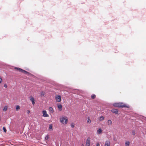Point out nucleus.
I'll return each instance as SVG.
<instances>
[{"mask_svg": "<svg viewBox=\"0 0 146 146\" xmlns=\"http://www.w3.org/2000/svg\"><path fill=\"white\" fill-rule=\"evenodd\" d=\"M96 146H100V144L99 143H97L96 144Z\"/></svg>", "mask_w": 146, "mask_h": 146, "instance_id": "obj_29", "label": "nucleus"}, {"mask_svg": "<svg viewBox=\"0 0 146 146\" xmlns=\"http://www.w3.org/2000/svg\"><path fill=\"white\" fill-rule=\"evenodd\" d=\"M130 142L129 141H127L125 143V146H129Z\"/></svg>", "mask_w": 146, "mask_h": 146, "instance_id": "obj_16", "label": "nucleus"}, {"mask_svg": "<svg viewBox=\"0 0 146 146\" xmlns=\"http://www.w3.org/2000/svg\"><path fill=\"white\" fill-rule=\"evenodd\" d=\"M68 118L67 117H62L60 118V122L63 124H66L68 122Z\"/></svg>", "mask_w": 146, "mask_h": 146, "instance_id": "obj_2", "label": "nucleus"}, {"mask_svg": "<svg viewBox=\"0 0 146 146\" xmlns=\"http://www.w3.org/2000/svg\"><path fill=\"white\" fill-rule=\"evenodd\" d=\"M104 146H110V141H106L105 143Z\"/></svg>", "mask_w": 146, "mask_h": 146, "instance_id": "obj_7", "label": "nucleus"}, {"mask_svg": "<svg viewBox=\"0 0 146 146\" xmlns=\"http://www.w3.org/2000/svg\"><path fill=\"white\" fill-rule=\"evenodd\" d=\"M55 99L57 102H60L61 100V97L60 96H57L55 97Z\"/></svg>", "mask_w": 146, "mask_h": 146, "instance_id": "obj_5", "label": "nucleus"}, {"mask_svg": "<svg viewBox=\"0 0 146 146\" xmlns=\"http://www.w3.org/2000/svg\"><path fill=\"white\" fill-rule=\"evenodd\" d=\"M90 137H88L86 141V146H90Z\"/></svg>", "mask_w": 146, "mask_h": 146, "instance_id": "obj_4", "label": "nucleus"}, {"mask_svg": "<svg viewBox=\"0 0 146 146\" xmlns=\"http://www.w3.org/2000/svg\"><path fill=\"white\" fill-rule=\"evenodd\" d=\"M82 146H84V145L83 144H82Z\"/></svg>", "mask_w": 146, "mask_h": 146, "instance_id": "obj_30", "label": "nucleus"}, {"mask_svg": "<svg viewBox=\"0 0 146 146\" xmlns=\"http://www.w3.org/2000/svg\"><path fill=\"white\" fill-rule=\"evenodd\" d=\"M45 93L44 92L42 91L40 93V95L41 96H44L45 95Z\"/></svg>", "mask_w": 146, "mask_h": 146, "instance_id": "obj_19", "label": "nucleus"}, {"mask_svg": "<svg viewBox=\"0 0 146 146\" xmlns=\"http://www.w3.org/2000/svg\"><path fill=\"white\" fill-rule=\"evenodd\" d=\"M102 131V130L101 129H99L98 130H97V133L98 134L101 133Z\"/></svg>", "mask_w": 146, "mask_h": 146, "instance_id": "obj_10", "label": "nucleus"}, {"mask_svg": "<svg viewBox=\"0 0 146 146\" xmlns=\"http://www.w3.org/2000/svg\"><path fill=\"white\" fill-rule=\"evenodd\" d=\"M104 117H103V116H101V117H100L99 119V120L100 121H102L104 119Z\"/></svg>", "mask_w": 146, "mask_h": 146, "instance_id": "obj_15", "label": "nucleus"}, {"mask_svg": "<svg viewBox=\"0 0 146 146\" xmlns=\"http://www.w3.org/2000/svg\"><path fill=\"white\" fill-rule=\"evenodd\" d=\"M132 134L133 135H134L135 134V132L134 131H133Z\"/></svg>", "mask_w": 146, "mask_h": 146, "instance_id": "obj_27", "label": "nucleus"}, {"mask_svg": "<svg viewBox=\"0 0 146 146\" xmlns=\"http://www.w3.org/2000/svg\"><path fill=\"white\" fill-rule=\"evenodd\" d=\"M30 112V111L29 110H28L27 111V113L28 114H29Z\"/></svg>", "mask_w": 146, "mask_h": 146, "instance_id": "obj_28", "label": "nucleus"}, {"mask_svg": "<svg viewBox=\"0 0 146 146\" xmlns=\"http://www.w3.org/2000/svg\"><path fill=\"white\" fill-rule=\"evenodd\" d=\"M91 98L92 99H94L96 98V96L95 94H92L91 96Z\"/></svg>", "mask_w": 146, "mask_h": 146, "instance_id": "obj_20", "label": "nucleus"}, {"mask_svg": "<svg viewBox=\"0 0 146 146\" xmlns=\"http://www.w3.org/2000/svg\"><path fill=\"white\" fill-rule=\"evenodd\" d=\"M3 129L5 132L6 133L7 132V130L6 128L5 127H3Z\"/></svg>", "mask_w": 146, "mask_h": 146, "instance_id": "obj_23", "label": "nucleus"}, {"mask_svg": "<svg viewBox=\"0 0 146 146\" xmlns=\"http://www.w3.org/2000/svg\"><path fill=\"white\" fill-rule=\"evenodd\" d=\"M49 110L50 112L52 113H53L54 111L53 108H52L51 107L49 108Z\"/></svg>", "mask_w": 146, "mask_h": 146, "instance_id": "obj_14", "label": "nucleus"}, {"mask_svg": "<svg viewBox=\"0 0 146 146\" xmlns=\"http://www.w3.org/2000/svg\"><path fill=\"white\" fill-rule=\"evenodd\" d=\"M15 69L18 71L21 72L24 74H28L29 72L19 68L15 67Z\"/></svg>", "mask_w": 146, "mask_h": 146, "instance_id": "obj_3", "label": "nucleus"}, {"mask_svg": "<svg viewBox=\"0 0 146 146\" xmlns=\"http://www.w3.org/2000/svg\"><path fill=\"white\" fill-rule=\"evenodd\" d=\"M111 111L113 113H115L117 114L118 113V110L116 109H113L111 110Z\"/></svg>", "mask_w": 146, "mask_h": 146, "instance_id": "obj_9", "label": "nucleus"}, {"mask_svg": "<svg viewBox=\"0 0 146 146\" xmlns=\"http://www.w3.org/2000/svg\"><path fill=\"white\" fill-rule=\"evenodd\" d=\"M2 81V79L1 78H0V84L1 83Z\"/></svg>", "mask_w": 146, "mask_h": 146, "instance_id": "obj_26", "label": "nucleus"}, {"mask_svg": "<svg viewBox=\"0 0 146 146\" xmlns=\"http://www.w3.org/2000/svg\"><path fill=\"white\" fill-rule=\"evenodd\" d=\"M43 114V116L44 117H48L49 115L47 113V112L45 110L43 111H42Z\"/></svg>", "mask_w": 146, "mask_h": 146, "instance_id": "obj_6", "label": "nucleus"}, {"mask_svg": "<svg viewBox=\"0 0 146 146\" xmlns=\"http://www.w3.org/2000/svg\"><path fill=\"white\" fill-rule=\"evenodd\" d=\"M7 106H5L4 107V108L3 109V111H6L7 110Z\"/></svg>", "mask_w": 146, "mask_h": 146, "instance_id": "obj_18", "label": "nucleus"}, {"mask_svg": "<svg viewBox=\"0 0 146 146\" xmlns=\"http://www.w3.org/2000/svg\"><path fill=\"white\" fill-rule=\"evenodd\" d=\"M113 105L114 106L116 107L120 108L125 107L127 108H129V105H127L121 102L115 103L113 104Z\"/></svg>", "mask_w": 146, "mask_h": 146, "instance_id": "obj_1", "label": "nucleus"}, {"mask_svg": "<svg viewBox=\"0 0 146 146\" xmlns=\"http://www.w3.org/2000/svg\"><path fill=\"white\" fill-rule=\"evenodd\" d=\"M30 100L31 101L32 104L34 105L35 104V99L33 97H31L30 98Z\"/></svg>", "mask_w": 146, "mask_h": 146, "instance_id": "obj_8", "label": "nucleus"}, {"mask_svg": "<svg viewBox=\"0 0 146 146\" xmlns=\"http://www.w3.org/2000/svg\"><path fill=\"white\" fill-rule=\"evenodd\" d=\"M4 87H5V88H7V84H5L4 85Z\"/></svg>", "mask_w": 146, "mask_h": 146, "instance_id": "obj_25", "label": "nucleus"}, {"mask_svg": "<svg viewBox=\"0 0 146 146\" xmlns=\"http://www.w3.org/2000/svg\"><path fill=\"white\" fill-rule=\"evenodd\" d=\"M48 130L50 131H51L52 130V124H50L49 125Z\"/></svg>", "mask_w": 146, "mask_h": 146, "instance_id": "obj_11", "label": "nucleus"}, {"mask_svg": "<svg viewBox=\"0 0 146 146\" xmlns=\"http://www.w3.org/2000/svg\"><path fill=\"white\" fill-rule=\"evenodd\" d=\"M20 109V106L19 105H17L16 106V111H18Z\"/></svg>", "mask_w": 146, "mask_h": 146, "instance_id": "obj_17", "label": "nucleus"}, {"mask_svg": "<svg viewBox=\"0 0 146 146\" xmlns=\"http://www.w3.org/2000/svg\"><path fill=\"white\" fill-rule=\"evenodd\" d=\"M71 127L73 128H74V124L72 123L71 125Z\"/></svg>", "mask_w": 146, "mask_h": 146, "instance_id": "obj_24", "label": "nucleus"}, {"mask_svg": "<svg viewBox=\"0 0 146 146\" xmlns=\"http://www.w3.org/2000/svg\"><path fill=\"white\" fill-rule=\"evenodd\" d=\"M112 122L110 120H108V124L109 125H111L112 124Z\"/></svg>", "mask_w": 146, "mask_h": 146, "instance_id": "obj_12", "label": "nucleus"}, {"mask_svg": "<svg viewBox=\"0 0 146 146\" xmlns=\"http://www.w3.org/2000/svg\"><path fill=\"white\" fill-rule=\"evenodd\" d=\"M58 109H59L60 111H61L62 110V106L60 104L58 106Z\"/></svg>", "mask_w": 146, "mask_h": 146, "instance_id": "obj_13", "label": "nucleus"}, {"mask_svg": "<svg viewBox=\"0 0 146 146\" xmlns=\"http://www.w3.org/2000/svg\"><path fill=\"white\" fill-rule=\"evenodd\" d=\"M91 121L90 119L89 118H88V121H87V123H91Z\"/></svg>", "mask_w": 146, "mask_h": 146, "instance_id": "obj_21", "label": "nucleus"}, {"mask_svg": "<svg viewBox=\"0 0 146 146\" xmlns=\"http://www.w3.org/2000/svg\"><path fill=\"white\" fill-rule=\"evenodd\" d=\"M48 138H49V136L48 135H46L45 137V139L46 140H48Z\"/></svg>", "mask_w": 146, "mask_h": 146, "instance_id": "obj_22", "label": "nucleus"}]
</instances>
